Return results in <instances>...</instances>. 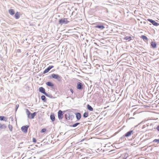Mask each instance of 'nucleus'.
Here are the masks:
<instances>
[{"mask_svg":"<svg viewBox=\"0 0 159 159\" xmlns=\"http://www.w3.org/2000/svg\"><path fill=\"white\" fill-rule=\"evenodd\" d=\"M64 116L66 120H72L74 118V116L72 113H66L64 115Z\"/></svg>","mask_w":159,"mask_h":159,"instance_id":"1","label":"nucleus"},{"mask_svg":"<svg viewBox=\"0 0 159 159\" xmlns=\"http://www.w3.org/2000/svg\"><path fill=\"white\" fill-rule=\"evenodd\" d=\"M52 78L56 79L58 82H61L62 80V77L57 74H52L51 75Z\"/></svg>","mask_w":159,"mask_h":159,"instance_id":"2","label":"nucleus"},{"mask_svg":"<svg viewBox=\"0 0 159 159\" xmlns=\"http://www.w3.org/2000/svg\"><path fill=\"white\" fill-rule=\"evenodd\" d=\"M69 21L67 20L66 18H62L59 20V23L61 25L63 24H66L69 23Z\"/></svg>","mask_w":159,"mask_h":159,"instance_id":"3","label":"nucleus"},{"mask_svg":"<svg viewBox=\"0 0 159 159\" xmlns=\"http://www.w3.org/2000/svg\"><path fill=\"white\" fill-rule=\"evenodd\" d=\"M65 113V111H62L61 110H59L58 112V117L59 120H61L63 118V115Z\"/></svg>","mask_w":159,"mask_h":159,"instance_id":"4","label":"nucleus"},{"mask_svg":"<svg viewBox=\"0 0 159 159\" xmlns=\"http://www.w3.org/2000/svg\"><path fill=\"white\" fill-rule=\"evenodd\" d=\"M29 126L28 125L22 126L21 127L22 131L24 133H27L28 131V129Z\"/></svg>","mask_w":159,"mask_h":159,"instance_id":"5","label":"nucleus"},{"mask_svg":"<svg viewBox=\"0 0 159 159\" xmlns=\"http://www.w3.org/2000/svg\"><path fill=\"white\" fill-rule=\"evenodd\" d=\"M148 119H147L145 121V124L143 125L142 127L143 129H146L145 130L146 131L148 130Z\"/></svg>","mask_w":159,"mask_h":159,"instance_id":"6","label":"nucleus"},{"mask_svg":"<svg viewBox=\"0 0 159 159\" xmlns=\"http://www.w3.org/2000/svg\"><path fill=\"white\" fill-rule=\"evenodd\" d=\"M54 66H50L48 67L43 72V74H45L48 73L51 69L53 68Z\"/></svg>","mask_w":159,"mask_h":159,"instance_id":"7","label":"nucleus"},{"mask_svg":"<svg viewBox=\"0 0 159 159\" xmlns=\"http://www.w3.org/2000/svg\"><path fill=\"white\" fill-rule=\"evenodd\" d=\"M77 88L79 90H82L83 88V85L80 82H79L77 84Z\"/></svg>","mask_w":159,"mask_h":159,"instance_id":"8","label":"nucleus"},{"mask_svg":"<svg viewBox=\"0 0 159 159\" xmlns=\"http://www.w3.org/2000/svg\"><path fill=\"white\" fill-rule=\"evenodd\" d=\"M95 28H97L103 30L105 28L104 26L102 24L98 25L95 26Z\"/></svg>","mask_w":159,"mask_h":159,"instance_id":"9","label":"nucleus"},{"mask_svg":"<svg viewBox=\"0 0 159 159\" xmlns=\"http://www.w3.org/2000/svg\"><path fill=\"white\" fill-rule=\"evenodd\" d=\"M39 92L43 93L44 94L46 93L45 90V89L43 87H40L39 88Z\"/></svg>","mask_w":159,"mask_h":159,"instance_id":"10","label":"nucleus"},{"mask_svg":"<svg viewBox=\"0 0 159 159\" xmlns=\"http://www.w3.org/2000/svg\"><path fill=\"white\" fill-rule=\"evenodd\" d=\"M76 118L77 120H79L81 118V115L79 112H76L75 113Z\"/></svg>","mask_w":159,"mask_h":159,"instance_id":"11","label":"nucleus"},{"mask_svg":"<svg viewBox=\"0 0 159 159\" xmlns=\"http://www.w3.org/2000/svg\"><path fill=\"white\" fill-rule=\"evenodd\" d=\"M50 118L52 122H54L55 120V117L54 113H52L50 115Z\"/></svg>","mask_w":159,"mask_h":159,"instance_id":"12","label":"nucleus"},{"mask_svg":"<svg viewBox=\"0 0 159 159\" xmlns=\"http://www.w3.org/2000/svg\"><path fill=\"white\" fill-rule=\"evenodd\" d=\"M133 133V130H130L125 134V136H126L127 137H129Z\"/></svg>","mask_w":159,"mask_h":159,"instance_id":"13","label":"nucleus"},{"mask_svg":"<svg viewBox=\"0 0 159 159\" xmlns=\"http://www.w3.org/2000/svg\"><path fill=\"white\" fill-rule=\"evenodd\" d=\"M46 84L49 87H52L53 88L54 86V84L53 83H52V82L48 81L46 83Z\"/></svg>","mask_w":159,"mask_h":159,"instance_id":"14","label":"nucleus"},{"mask_svg":"<svg viewBox=\"0 0 159 159\" xmlns=\"http://www.w3.org/2000/svg\"><path fill=\"white\" fill-rule=\"evenodd\" d=\"M36 114V112H34L33 113H31L30 115V117H28V118L30 119H33L34 118Z\"/></svg>","mask_w":159,"mask_h":159,"instance_id":"15","label":"nucleus"},{"mask_svg":"<svg viewBox=\"0 0 159 159\" xmlns=\"http://www.w3.org/2000/svg\"><path fill=\"white\" fill-rule=\"evenodd\" d=\"M150 22L152 24L154 25L157 26L159 25V24L156 22L155 21L153 20H152L150 19Z\"/></svg>","mask_w":159,"mask_h":159,"instance_id":"16","label":"nucleus"},{"mask_svg":"<svg viewBox=\"0 0 159 159\" xmlns=\"http://www.w3.org/2000/svg\"><path fill=\"white\" fill-rule=\"evenodd\" d=\"M20 13L18 12H17L15 14V17L16 19H18L20 17Z\"/></svg>","mask_w":159,"mask_h":159,"instance_id":"17","label":"nucleus"},{"mask_svg":"<svg viewBox=\"0 0 159 159\" xmlns=\"http://www.w3.org/2000/svg\"><path fill=\"white\" fill-rule=\"evenodd\" d=\"M7 128V126L5 124H0V130L2 129H5Z\"/></svg>","mask_w":159,"mask_h":159,"instance_id":"18","label":"nucleus"},{"mask_svg":"<svg viewBox=\"0 0 159 159\" xmlns=\"http://www.w3.org/2000/svg\"><path fill=\"white\" fill-rule=\"evenodd\" d=\"M9 13L11 15H13L15 14L14 10L13 9H10L9 10Z\"/></svg>","mask_w":159,"mask_h":159,"instance_id":"19","label":"nucleus"},{"mask_svg":"<svg viewBox=\"0 0 159 159\" xmlns=\"http://www.w3.org/2000/svg\"><path fill=\"white\" fill-rule=\"evenodd\" d=\"M151 45L153 48H155L156 47L157 43L155 42H152L151 43Z\"/></svg>","mask_w":159,"mask_h":159,"instance_id":"20","label":"nucleus"},{"mask_svg":"<svg viewBox=\"0 0 159 159\" xmlns=\"http://www.w3.org/2000/svg\"><path fill=\"white\" fill-rule=\"evenodd\" d=\"M80 124V123L77 122L75 123L73 125H70V127H75L77 126V125H79Z\"/></svg>","mask_w":159,"mask_h":159,"instance_id":"21","label":"nucleus"},{"mask_svg":"<svg viewBox=\"0 0 159 159\" xmlns=\"http://www.w3.org/2000/svg\"><path fill=\"white\" fill-rule=\"evenodd\" d=\"M87 108L88 110L91 111H92L93 110V107L89 104H88L87 105Z\"/></svg>","mask_w":159,"mask_h":159,"instance_id":"22","label":"nucleus"},{"mask_svg":"<svg viewBox=\"0 0 159 159\" xmlns=\"http://www.w3.org/2000/svg\"><path fill=\"white\" fill-rule=\"evenodd\" d=\"M44 95L47 97H48L50 98H54L52 96V95L51 94L49 93H46L44 94Z\"/></svg>","mask_w":159,"mask_h":159,"instance_id":"23","label":"nucleus"},{"mask_svg":"<svg viewBox=\"0 0 159 159\" xmlns=\"http://www.w3.org/2000/svg\"><path fill=\"white\" fill-rule=\"evenodd\" d=\"M0 120H4L5 121H7V119H6V118L4 116H0Z\"/></svg>","mask_w":159,"mask_h":159,"instance_id":"24","label":"nucleus"},{"mask_svg":"<svg viewBox=\"0 0 159 159\" xmlns=\"http://www.w3.org/2000/svg\"><path fill=\"white\" fill-rule=\"evenodd\" d=\"M26 112L27 116L28 117H30V114H31L30 112L29 111V110L27 109H26Z\"/></svg>","mask_w":159,"mask_h":159,"instance_id":"25","label":"nucleus"},{"mask_svg":"<svg viewBox=\"0 0 159 159\" xmlns=\"http://www.w3.org/2000/svg\"><path fill=\"white\" fill-rule=\"evenodd\" d=\"M124 39L128 40V41H130L131 39V36H126L124 37Z\"/></svg>","mask_w":159,"mask_h":159,"instance_id":"26","label":"nucleus"},{"mask_svg":"<svg viewBox=\"0 0 159 159\" xmlns=\"http://www.w3.org/2000/svg\"><path fill=\"white\" fill-rule=\"evenodd\" d=\"M141 38H142L145 41H147L148 40V38L145 35H143L141 36Z\"/></svg>","mask_w":159,"mask_h":159,"instance_id":"27","label":"nucleus"},{"mask_svg":"<svg viewBox=\"0 0 159 159\" xmlns=\"http://www.w3.org/2000/svg\"><path fill=\"white\" fill-rule=\"evenodd\" d=\"M41 99L44 102H46V98L45 97V96L44 95H43L41 96Z\"/></svg>","mask_w":159,"mask_h":159,"instance_id":"28","label":"nucleus"},{"mask_svg":"<svg viewBox=\"0 0 159 159\" xmlns=\"http://www.w3.org/2000/svg\"><path fill=\"white\" fill-rule=\"evenodd\" d=\"M89 116V113L88 112H85L84 113L83 115L84 117L85 118L88 117Z\"/></svg>","mask_w":159,"mask_h":159,"instance_id":"29","label":"nucleus"},{"mask_svg":"<svg viewBox=\"0 0 159 159\" xmlns=\"http://www.w3.org/2000/svg\"><path fill=\"white\" fill-rule=\"evenodd\" d=\"M8 128H9L10 131H12V125L9 124L8 125Z\"/></svg>","mask_w":159,"mask_h":159,"instance_id":"30","label":"nucleus"},{"mask_svg":"<svg viewBox=\"0 0 159 159\" xmlns=\"http://www.w3.org/2000/svg\"><path fill=\"white\" fill-rule=\"evenodd\" d=\"M95 66L98 69H100V66L99 64H97L95 65Z\"/></svg>","mask_w":159,"mask_h":159,"instance_id":"31","label":"nucleus"},{"mask_svg":"<svg viewBox=\"0 0 159 159\" xmlns=\"http://www.w3.org/2000/svg\"><path fill=\"white\" fill-rule=\"evenodd\" d=\"M64 111H65V112H66V113H69L72 112L71 110L70 109L67 110H66Z\"/></svg>","mask_w":159,"mask_h":159,"instance_id":"32","label":"nucleus"},{"mask_svg":"<svg viewBox=\"0 0 159 159\" xmlns=\"http://www.w3.org/2000/svg\"><path fill=\"white\" fill-rule=\"evenodd\" d=\"M46 131V129L45 128H43L41 129V133H44Z\"/></svg>","mask_w":159,"mask_h":159,"instance_id":"33","label":"nucleus"},{"mask_svg":"<svg viewBox=\"0 0 159 159\" xmlns=\"http://www.w3.org/2000/svg\"><path fill=\"white\" fill-rule=\"evenodd\" d=\"M32 141L34 143H36V140L34 138H33Z\"/></svg>","mask_w":159,"mask_h":159,"instance_id":"34","label":"nucleus"},{"mask_svg":"<svg viewBox=\"0 0 159 159\" xmlns=\"http://www.w3.org/2000/svg\"><path fill=\"white\" fill-rule=\"evenodd\" d=\"M19 107V105L18 104L16 105V111L17 110Z\"/></svg>","mask_w":159,"mask_h":159,"instance_id":"35","label":"nucleus"},{"mask_svg":"<svg viewBox=\"0 0 159 159\" xmlns=\"http://www.w3.org/2000/svg\"><path fill=\"white\" fill-rule=\"evenodd\" d=\"M153 142H158L159 143V139H155L153 140Z\"/></svg>","mask_w":159,"mask_h":159,"instance_id":"36","label":"nucleus"},{"mask_svg":"<svg viewBox=\"0 0 159 159\" xmlns=\"http://www.w3.org/2000/svg\"><path fill=\"white\" fill-rule=\"evenodd\" d=\"M126 136H125V135L124 136H123L122 137H121V139H123V141H124L125 139V137Z\"/></svg>","mask_w":159,"mask_h":159,"instance_id":"37","label":"nucleus"},{"mask_svg":"<svg viewBox=\"0 0 159 159\" xmlns=\"http://www.w3.org/2000/svg\"><path fill=\"white\" fill-rule=\"evenodd\" d=\"M17 52L18 53L21 52V50L20 49H18L17 50Z\"/></svg>","mask_w":159,"mask_h":159,"instance_id":"38","label":"nucleus"},{"mask_svg":"<svg viewBox=\"0 0 159 159\" xmlns=\"http://www.w3.org/2000/svg\"><path fill=\"white\" fill-rule=\"evenodd\" d=\"M70 92H71V93H72V94L74 93L73 90V89H70Z\"/></svg>","mask_w":159,"mask_h":159,"instance_id":"39","label":"nucleus"},{"mask_svg":"<svg viewBox=\"0 0 159 159\" xmlns=\"http://www.w3.org/2000/svg\"><path fill=\"white\" fill-rule=\"evenodd\" d=\"M157 130L159 131V125L157 126Z\"/></svg>","mask_w":159,"mask_h":159,"instance_id":"40","label":"nucleus"},{"mask_svg":"<svg viewBox=\"0 0 159 159\" xmlns=\"http://www.w3.org/2000/svg\"><path fill=\"white\" fill-rule=\"evenodd\" d=\"M48 77L49 78H50V79H52V76H51V75H49V76H48Z\"/></svg>","mask_w":159,"mask_h":159,"instance_id":"41","label":"nucleus"},{"mask_svg":"<svg viewBox=\"0 0 159 159\" xmlns=\"http://www.w3.org/2000/svg\"><path fill=\"white\" fill-rule=\"evenodd\" d=\"M144 107H149V106H146V105H144Z\"/></svg>","mask_w":159,"mask_h":159,"instance_id":"42","label":"nucleus"},{"mask_svg":"<svg viewBox=\"0 0 159 159\" xmlns=\"http://www.w3.org/2000/svg\"><path fill=\"white\" fill-rule=\"evenodd\" d=\"M106 12H108V11L107 10Z\"/></svg>","mask_w":159,"mask_h":159,"instance_id":"43","label":"nucleus"},{"mask_svg":"<svg viewBox=\"0 0 159 159\" xmlns=\"http://www.w3.org/2000/svg\"><path fill=\"white\" fill-rule=\"evenodd\" d=\"M147 20H148V21H149V19H147Z\"/></svg>","mask_w":159,"mask_h":159,"instance_id":"44","label":"nucleus"}]
</instances>
